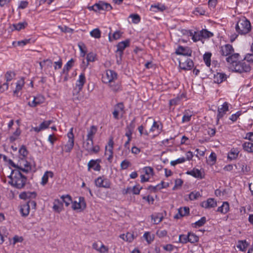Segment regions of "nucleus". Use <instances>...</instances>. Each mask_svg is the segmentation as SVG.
<instances>
[{"mask_svg":"<svg viewBox=\"0 0 253 253\" xmlns=\"http://www.w3.org/2000/svg\"><path fill=\"white\" fill-rule=\"evenodd\" d=\"M228 107V103L227 102H225L221 106V108H218V114L217 115V121L222 118L224 115H225L226 113L229 110Z\"/></svg>","mask_w":253,"mask_h":253,"instance_id":"nucleus-15","label":"nucleus"},{"mask_svg":"<svg viewBox=\"0 0 253 253\" xmlns=\"http://www.w3.org/2000/svg\"><path fill=\"white\" fill-rule=\"evenodd\" d=\"M29 205L26 203L23 204L20 209V211L22 215L24 216H27L29 213Z\"/></svg>","mask_w":253,"mask_h":253,"instance_id":"nucleus-35","label":"nucleus"},{"mask_svg":"<svg viewBox=\"0 0 253 253\" xmlns=\"http://www.w3.org/2000/svg\"><path fill=\"white\" fill-rule=\"evenodd\" d=\"M236 30L237 32H250L251 30L250 22L245 17L240 19L236 25Z\"/></svg>","mask_w":253,"mask_h":253,"instance_id":"nucleus-2","label":"nucleus"},{"mask_svg":"<svg viewBox=\"0 0 253 253\" xmlns=\"http://www.w3.org/2000/svg\"><path fill=\"white\" fill-rule=\"evenodd\" d=\"M117 78L118 74L116 72L111 70H107L106 71V76L102 78V81L104 83L108 84L114 80H117Z\"/></svg>","mask_w":253,"mask_h":253,"instance_id":"nucleus-8","label":"nucleus"},{"mask_svg":"<svg viewBox=\"0 0 253 253\" xmlns=\"http://www.w3.org/2000/svg\"><path fill=\"white\" fill-rule=\"evenodd\" d=\"M8 178L11 179L9 183L17 189L23 188L27 181V177L19 169L12 170Z\"/></svg>","mask_w":253,"mask_h":253,"instance_id":"nucleus-1","label":"nucleus"},{"mask_svg":"<svg viewBox=\"0 0 253 253\" xmlns=\"http://www.w3.org/2000/svg\"><path fill=\"white\" fill-rule=\"evenodd\" d=\"M120 237L124 240H126L128 242H131L134 238L133 233L130 232H127L126 235L124 234H121Z\"/></svg>","mask_w":253,"mask_h":253,"instance_id":"nucleus-34","label":"nucleus"},{"mask_svg":"<svg viewBox=\"0 0 253 253\" xmlns=\"http://www.w3.org/2000/svg\"><path fill=\"white\" fill-rule=\"evenodd\" d=\"M123 33H109V39L110 41L119 39Z\"/></svg>","mask_w":253,"mask_h":253,"instance_id":"nucleus-42","label":"nucleus"},{"mask_svg":"<svg viewBox=\"0 0 253 253\" xmlns=\"http://www.w3.org/2000/svg\"><path fill=\"white\" fill-rule=\"evenodd\" d=\"M186 173L187 174L191 175L195 178H199L200 179L203 178L202 173L198 169H194L192 170L187 171Z\"/></svg>","mask_w":253,"mask_h":253,"instance_id":"nucleus-30","label":"nucleus"},{"mask_svg":"<svg viewBox=\"0 0 253 253\" xmlns=\"http://www.w3.org/2000/svg\"><path fill=\"white\" fill-rule=\"evenodd\" d=\"M143 237L148 244H150L154 239V235H151L149 232H145L143 235Z\"/></svg>","mask_w":253,"mask_h":253,"instance_id":"nucleus-46","label":"nucleus"},{"mask_svg":"<svg viewBox=\"0 0 253 253\" xmlns=\"http://www.w3.org/2000/svg\"><path fill=\"white\" fill-rule=\"evenodd\" d=\"M24 84V81L23 78H22L20 80L18 81L16 83V86L15 90L14 91V93L16 94L17 92H19L22 88Z\"/></svg>","mask_w":253,"mask_h":253,"instance_id":"nucleus-44","label":"nucleus"},{"mask_svg":"<svg viewBox=\"0 0 253 253\" xmlns=\"http://www.w3.org/2000/svg\"><path fill=\"white\" fill-rule=\"evenodd\" d=\"M129 18H131L132 21L134 23H138L140 20V16L137 14H131Z\"/></svg>","mask_w":253,"mask_h":253,"instance_id":"nucleus-61","label":"nucleus"},{"mask_svg":"<svg viewBox=\"0 0 253 253\" xmlns=\"http://www.w3.org/2000/svg\"><path fill=\"white\" fill-rule=\"evenodd\" d=\"M206 222V218L205 216L202 217L200 220L196 221L194 224L195 225V227H201L204 225Z\"/></svg>","mask_w":253,"mask_h":253,"instance_id":"nucleus-53","label":"nucleus"},{"mask_svg":"<svg viewBox=\"0 0 253 253\" xmlns=\"http://www.w3.org/2000/svg\"><path fill=\"white\" fill-rule=\"evenodd\" d=\"M163 128V126L162 124H158L157 122L155 121H154L153 125L151 128L150 129V131L153 132L155 130V129L157 130V131L159 133L161 132Z\"/></svg>","mask_w":253,"mask_h":253,"instance_id":"nucleus-37","label":"nucleus"},{"mask_svg":"<svg viewBox=\"0 0 253 253\" xmlns=\"http://www.w3.org/2000/svg\"><path fill=\"white\" fill-rule=\"evenodd\" d=\"M114 109L120 113L121 117L122 118L125 113L124 104L122 102L117 103L115 105Z\"/></svg>","mask_w":253,"mask_h":253,"instance_id":"nucleus-36","label":"nucleus"},{"mask_svg":"<svg viewBox=\"0 0 253 253\" xmlns=\"http://www.w3.org/2000/svg\"><path fill=\"white\" fill-rule=\"evenodd\" d=\"M239 153L238 149L233 148L228 154V159L231 160L237 158Z\"/></svg>","mask_w":253,"mask_h":253,"instance_id":"nucleus-27","label":"nucleus"},{"mask_svg":"<svg viewBox=\"0 0 253 253\" xmlns=\"http://www.w3.org/2000/svg\"><path fill=\"white\" fill-rule=\"evenodd\" d=\"M73 128H71L67 133L68 141L65 145V151L67 153L70 152L74 145V135L73 132Z\"/></svg>","mask_w":253,"mask_h":253,"instance_id":"nucleus-7","label":"nucleus"},{"mask_svg":"<svg viewBox=\"0 0 253 253\" xmlns=\"http://www.w3.org/2000/svg\"><path fill=\"white\" fill-rule=\"evenodd\" d=\"M95 54L93 52H90L86 55V60L87 62H93L95 58Z\"/></svg>","mask_w":253,"mask_h":253,"instance_id":"nucleus-63","label":"nucleus"},{"mask_svg":"<svg viewBox=\"0 0 253 253\" xmlns=\"http://www.w3.org/2000/svg\"><path fill=\"white\" fill-rule=\"evenodd\" d=\"M97 131V127L95 126H91L89 129L87 130V134L86 138L93 139L94 135L96 134Z\"/></svg>","mask_w":253,"mask_h":253,"instance_id":"nucleus-29","label":"nucleus"},{"mask_svg":"<svg viewBox=\"0 0 253 253\" xmlns=\"http://www.w3.org/2000/svg\"><path fill=\"white\" fill-rule=\"evenodd\" d=\"M85 77L84 73H82L77 80L76 87L74 89L73 95H77L82 91L84 84L85 83Z\"/></svg>","mask_w":253,"mask_h":253,"instance_id":"nucleus-5","label":"nucleus"},{"mask_svg":"<svg viewBox=\"0 0 253 253\" xmlns=\"http://www.w3.org/2000/svg\"><path fill=\"white\" fill-rule=\"evenodd\" d=\"M19 153L21 156L23 157V159H24L26 157H27L28 154V151H27L25 146L22 145L21 147L19 150Z\"/></svg>","mask_w":253,"mask_h":253,"instance_id":"nucleus-48","label":"nucleus"},{"mask_svg":"<svg viewBox=\"0 0 253 253\" xmlns=\"http://www.w3.org/2000/svg\"><path fill=\"white\" fill-rule=\"evenodd\" d=\"M53 210L54 211L59 213L63 210V203L59 199H55L53 202Z\"/></svg>","mask_w":253,"mask_h":253,"instance_id":"nucleus-25","label":"nucleus"},{"mask_svg":"<svg viewBox=\"0 0 253 253\" xmlns=\"http://www.w3.org/2000/svg\"><path fill=\"white\" fill-rule=\"evenodd\" d=\"M78 45L81 51V55L82 57H84L87 52V49L85 45L83 42H80L78 43Z\"/></svg>","mask_w":253,"mask_h":253,"instance_id":"nucleus-40","label":"nucleus"},{"mask_svg":"<svg viewBox=\"0 0 253 253\" xmlns=\"http://www.w3.org/2000/svg\"><path fill=\"white\" fill-rule=\"evenodd\" d=\"M189 214V208L187 207L180 208L178 210V212L174 216L175 218H179L180 217H183Z\"/></svg>","mask_w":253,"mask_h":253,"instance_id":"nucleus-24","label":"nucleus"},{"mask_svg":"<svg viewBox=\"0 0 253 253\" xmlns=\"http://www.w3.org/2000/svg\"><path fill=\"white\" fill-rule=\"evenodd\" d=\"M192 51L191 49L188 46H182L179 45L175 51L177 55H181L183 56H191Z\"/></svg>","mask_w":253,"mask_h":253,"instance_id":"nucleus-12","label":"nucleus"},{"mask_svg":"<svg viewBox=\"0 0 253 253\" xmlns=\"http://www.w3.org/2000/svg\"><path fill=\"white\" fill-rule=\"evenodd\" d=\"M179 66L180 69L184 70H190L194 66V63L190 59H186L185 60L180 59Z\"/></svg>","mask_w":253,"mask_h":253,"instance_id":"nucleus-11","label":"nucleus"},{"mask_svg":"<svg viewBox=\"0 0 253 253\" xmlns=\"http://www.w3.org/2000/svg\"><path fill=\"white\" fill-rule=\"evenodd\" d=\"M83 147L84 149L89 154H97L100 150L98 145L93 146V139L86 138L84 142Z\"/></svg>","mask_w":253,"mask_h":253,"instance_id":"nucleus-3","label":"nucleus"},{"mask_svg":"<svg viewBox=\"0 0 253 253\" xmlns=\"http://www.w3.org/2000/svg\"><path fill=\"white\" fill-rule=\"evenodd\" d=\"M244 60H246L248 62L253 63V53H248L246 55Z\"/></svg>","mask_w":253,"mask_h":253,"instance_id":"nucleus-64","label":"nucleus"},{"mask_svg":"<svg viewBox=\"0 0 253 253\" xmlns=\"http://www.w3.org/2000/svg\"><path fill=\"white\" fill-rule=\"evenodd\" d=\"M52 177L53 176V173L52 171H46L42 178L41 184L45 185L48 182V177Z\"/></svg>","mask_w":253,"mask_h":253,"instance_id":"nucleus-33","label":"nucleus"},{"mask_svg":"<svg viewBox=\"0 0 253 253\" xmlns=\"http://www.w3.org/2000/svg\"><path fill=\"white\" fill-rule=\"evenodd\" d=\"M188 242L194 244L199 241V237L195 234L189 232Z\"/></svg>","mask_w":253,"mask_h":253,"instance_id":"nucleus-39","label":"nucleus"},{"mask_svg":"<svg viewBox=\"0 0 253 253\" xmlns=\"http://www.w3.org/2000/svg\"><path fill=\"white\" fill-rule=\"evenodd\" d=\"M219 51L220 55L222 57H228L232 53L234 52L233 46L229 44H226L220 47Z\"/></svg>","mask_w":253,"mask_h":253,"instance_id":"nucleus-9","label":"nucleus"},{"mask_svg":"<svg viewBox=\"0 0 253 253\" xmlns=\"http://www.w3.org/2000/svg\"><path fill=\"white\" fill-rule=\"evenodd\" d=\"M21 161H24L25 162V163L23 164L24 168L22 167L21 162H20V165L19 166L18 169L20 171H22L25 173H28L29 171H30L32 169L30 163L26 161H25V160L23 158H21Z\"/></svg>","mask_w":253,"mask_h":253,"instance_id":"nucleus-21","label":"nucleus"},{"mask_svg":"<svg viewBox=\"0 0 253 253\" xmlns=\"http://www.w3.org/2000/svg\"><path fill=\"white\" fill-rule=\"evenodd\" d=\"M144 171L146 175H154V170L152 167H145L143 168Z\"/></svg>","mask_w":253,"mask_h":253,"instance_id":"nucleus-60","label":"nucleus"},{"mask_svg":"<svg viewBox=\"0 0 253 253\" xmlns=\"http://www.w3.org/2000/svg\"><path fill=\"white\" fill-rule=\"evenodd\" d=\"M165 9V6L161 3H159L157 4L152 5L150 7V10L154 12L163 11Z\"/></svg>","mask_w":253,"mask_h":253,"instance_id":"nucleus-26","label":"nucleus"},{"mask_svg":"<svg viewBox=\"0 0 253 253\" xmlns=\"http://www.w3.org/2000/svg\"><path fill=\"white\" fill-rule=\"evenodd\" d=\"M135 118H133V119L131 121L130 124L126 126V129L127 130H131L133 131L135 126Z\"/></svg>","mask_w":253,"mask_h":253,"instance_id":"nucleus-59","label":"nucleus"},{"mask_svg":"<svg viewBox=\"0 0 253 253\" xmlns=\"http://www.w3.org/2000/svg\"><path fill=\"white\" fill-rule=\"evenodd\" d=\"M201 195L199 192H191L189 195V198L190 200H195L197 199L199 197H201Z\"/></svg>","mask_w":253,"mask_h":253,"instance_id":"nucleus-51","label":"nucleus"},{"mask_svg":"<svg viewBox=\"0 0 253 253\" xmlns=\"http://www.w3.org/2000/svg\"><path fill=\"white\" fill-rule=\"evenodd\" d=\"M231 68L235 72L240 73L249 72L251 69L250 65L244 60L238 61Z\"/></svg>","mask_w":253,"mask_h":253,"instance_id":"nucleus-4","label":"nucleus"},{"mask_svg":"<svg viewBox=\"0 0 253 253\" xmlns=\"http://www.w3.org/2000/svg\"><path fill=\"white\" fill-rule=\"evenodd\" d=\"M142 187L139 184L136 185L131 188V192L134 195L139 194L140 191L142 189Z\"/></svg>","mask_w":253,"mask_h":253,"instance_id":"nucleus-57","label":"nucleus"},{"mask_svg":"<svg viewBox=\"0 0 253 253\" xmlns=\"http://www.w3.org/2000/svg\"><path fill=\"white\" fill-rule=\"evenodd\" d=\"M130 166L131 163L127 160L123 161L120 165L122 169H126Z\"/></svg>","mask_w":253,"mask_h":253,"instance_id":"nucleus-52","label":"nucleus"},{"mask_svg":"<svg viewBox=\"0 0 253 253\" xmlns=\"http://www.w3.org/2000/svg\"><path fill=\"white\" fill-rule=\"evenodd\" d=\"M61 198L62 199V203H64L67 207L72 202V198L69 195H63Z\"/></svg>","mask_w":253,"mask_h":253,"instance_id":"nucleus-43","label":"nucleus"},{"mask_svg":"<svg viewBox=\"0 0 253 253\" xmlns=\"http://www.w3.org/2000/svg\"><path fill=\"white\" fill-rule=\"evenodd\" d=\"M190 36L194 42L201 40V34L200 33H189Z\"/></svg>","mask_w":253,"mask_h":253,"instance_id":"nucleus-49","label":"nucleus"},{"mask_svg":"<svg viewBox=\"0 0 253 253\" xmlns=\"http://www.w3.org/2000/svg\"><path fill=\"white\" fill-rule=\"evenodd\" d=\"M95 184L98 187L105 188H110L111 182L110 180L104 176H99L95 180Z\"/></svg>","mask_w":253,"mask_h":253,"instance_id":"nucleus-6","label":"nucleus"},{"mask_svg":"<svg viewBox=\"0 0 253 253\" xmlns=\"http://www.w3.org/2000/svg\"><path fill=\"white\" fill-rule=\"evenodd\" d=\"M95 6H97V9L99 10H103L109 11L112 9V7L110 4L102 1H99L98 3H96Z\"/></svg>","mask_w":253,"mask_h":253,"instance_id":"nucleus-19","label":"nucleus"},{"mask_svg":"<svg viewBox=\"0 0 253 253\" xmlns=\"http://www.w3.org/2000/svg\"><path fill=\"white\" fill-rule=\"evenodd\" d=\"M189 232L187 235L181 234L179 236V242L182 244H186L188 242Z\"/></svg>","mask_w":253,"mask_h":253,"instance_id":"nucleus-47","label":"nucleus"},{"mask_svg":"<svg viewBox=\"0 0 253 253\" xmlns=\"http://www.w3.org/2000/svg\"><path fill=\"white\" fill-rule=\"evenodd\" d=\"M242 112L241 111H238L235 114H232L230 117L229 118V119L232 121V122H235L238 118L240 117V116L241 115Z\"/></svg>","mask_w":253,"mask_h":253,"instance_id":"nucleus-62","label":"nucleus"},{"mask_svg":"<svg viewBox=\"0 0 253 253\" xmlns=\"http://www.w3.org/2000/svg\"><path fill=\"white\" fill-rule=\"evenodd\" d=\"M240 55L239 53H232L228 57H227L226 60L227 63L230 65V67L232 68L233 66L238 62L239 59Z\"/></svg>","mask_w":253,"mask_h":253,"instance_id":"nucleus-14","label":"nucleus"},{"mask_svg":"<svg viewBox=\"0 0 253 253\" xmlns=\"http://www.w3.org/2000/svg\"><path fill=\"white\" fill-rule=\"evenodd\" d=\"M243 149L248 153H253V142H245L242 145Z\"/></svg>","mask_w":253,"mask_h":253,"instance_id":"nucleus-31","label":"nucleus"},{"mask_svg":"<svg viewBox=\"0 0 253 253\" xmlns=\"http://www.w3.org/2000/svg\"><path fill=\"white\" fill-rule=\"evenodd\" d=\"M37 196V193L35 192H23L19 195V198L21 199H34Z\"/></svg>","mask_w":253,"mask_h":253,"instance_id":"nucleus-22","label":"nucleus"},{"mask_svg":"<svg viewBox=\"0 0 253 253\" xmlns=\"http://www.w3.org/2000/svg\"><path fill=\"white\" fill-rule=\"evenodd\" d=\"M15 76V74L14 72L11 71H7L5 75V78L6 82H8L11 81Z\"/></svg>","mask_w":253,"mask_h":253,"instance_id":"nucleus-50","label":"nucleus"},{"mask_svg":"<svg viewBox=\"0 0 253 253\" xmlns=\"http://www.w3.org/2000/svg\"><path fill=\"white\" fill-rule=\"evenodd\" d=\"M186 161V159L184 157H182L177 159L175 161H172L170 162V165L172 166H175L178 164H181L184 163Z\"/></svg>","mask_w":253,"mask_h":253,"instance_id":"nucleus-58","label":"nucleus"},{"mask_svg":"<svg viewBox=\"0 0 253 253\" xmlns=\"http://www.w3.org/2000/svg\"><path fill=\"white\" fill-rule=\"evenodd\" d=\"M151 218L154 220V223L158 224L162 221L163 215L161 213H155L151 215Z\"/></svg>","mask_w":253,"mask_h":253,"instance_id":"nucleus-32","label":"nucleus"},{"mask_svg":"<svg viewBox=\"0 0 253 253\" xmlns=\"http://www.w3.org/2000/svg\"><path fill=\"white\" fill-rule=\"evenodd\" d=\"M227 79L226 75L222 73H217L214 75L213 82L216 84H220Z\"/></svg>","mask_w":253,"mask_h":253,"instance_id":"nucleus-20","label":"nucleus"},{"mask_svg":"<svg viewBox=\"0 0 253 253\" xmlns=\"http://www.w3.org/2000/svg\"><path fill=\"white\" fill-rule=\"evenodd\" d=\"M201 206L206 209L212 208L217 206L216 201L213 198H209L206 201H203Z\"/></svg>","mask_w":253,"mask_h":253,"instance_id":"nucleus-16","label":"nucleus"},{"mask_svg":"<svg viewBox=\"0 0 253 253\" xmlns=\"http://www.w3.org/2000/svg\"><path fill=\"white\" fill-rule=\"evenodd\" d=\"M101 160L97 159L96 160H91L88 163V170H90V169H93L94 170L100 171L101 169V166L97 162H100Z\"/></svg>","mask_w":253,"mask_h":253,"instance_id":"nucleus-17","label":"nucleus"},{"mask_svg":"<svg viewBox=\"0 0 253 253\" xmlns=\"http://www.w3.org/2000/svg\"><path fill=\"white\" fill-rule=\"evenodd\" d=\"M130 40L129 39H126L124 41L119 42L117 45V49L116 52H118L120 58H121L123 54L124 51L126 48L130 46Z\"/></svg>","mask_w":253,"mask_h":253,"instance_id":"nucleus-10","label":"nucleus"},{"mask_svg":"<svg viewBox=\"0 0 253 253\" xmlns=\"http://www.w3.org/2000/svg\"><path fill=\"white\" fill-rule=\"evenodd\" d=\"M206 11L201 7H196L194 11V13L196 15H204Z\"/></svg>","mask_w":253,"mask_h":253,"instance_id":"nucleus-55","label":"nucleus"},{"mask_svg":"<svg viewBox=\"0 0 253 253\" xmlns=\"http://www.w3.org/2000/svg\"><path fill=\"white\" fill-rule=\"evenodd\" d=\"M116 81L114 80L108 83L111 89L114 92H117L122 90L121 83L119 81L116 82Z\"/></svg>","mask_w":253,"mask_h":253,"instance_id":"nucleus-18","label":"nucleus"},{"mask_svg":"<svg viewBox=\"0 0 253 253\" xmlns=\"http://www.w3.org/2000/svg\"><path fill=\"white\" fill-rule=\"evenodd\" d=\"M34 41H35L34 40H32L31 39H25V40L19 41H14L12 42V45L14 47H16V46L23 47L28 43H29L31 42H34Z\"/></svg>","mask_w":253,"mask_h":253,"instance_id":"nucleus-23","label":"nucleus"},{"mask_svg":"<svg viewBox=\"0 0 253 253\" xmlns=\"http://www.w3.org/2000/svg\"><path fill=\"white\" fill-rule=\"evenodd\" d=\"M113 146H114V141L113 137H111L109 139V140L108 143V149H107V146H106L105 147L106 151H113Z\"/></svg>","mask_w":253,"mask_h":253,"instance_id":"nucleus-54","label":"nucleus"},{"mask_svg":"<svg viewBox=\"0 0 253 253\" xmlns=\"http://www.w3.org/2000/svg\"><path fill=\"white\" fill-rule=\"evenodd\" d=\"M74 60L72 58L67 62L66 64L64 66L62 73L63 74H68L69 71L72 68L74 65Z\"/></svg>","mask_w":253,"mask_h":253,"instance_id":"nucleus-28","label":"nucleus"},{"mask_svg":"<svg viewBox=\"0 0 253 253\" xmlns=\"http://www.w3.org/2000/svg\"><path fill=\"white\" fill-rule=\"evenodd\" d=\"M28 25L26 22H20L17 24H13L14 30L20 31L24 29Z\"/></svg>","mask_w":253,"mask_h":253,"instance_id":"nucleus-38","label":"nucleus"},{"mask_svg":"<svg viewBox=\"0 0 253 253\" xmlns=\"http://www.w3.org/2000/svg\"><path fill=\"white\" fill-rule=\"evenodd\" d=\"M53 122L52 120L44 121L40 124V126L42 129H45L48 127L49 125Z\"/></svg>","mask_w":253,"mask_h":253,"instance_id":"nucleus-56","label":"nucleus"},{"mask_svg":"<svg viewBox=\"0 0 253 253\" xmlns=\"http://www.w3.org/2000/svg\"><path fill=\"white\" fill-rule=\"evenodd\" d=\"M211 53L210 52H206L204 54L203 59L206 65L208 67L211 66Z\"/></svg>","mask_w":253,"mask_h":253,"instance_id":"nucleus-41","label":"nucleus"},{"mask_svg":"<svg viewBox=\"0 0 253 253\" xmlns=\"http://www.w3.org/2000/svg\"><path fill=\"white\" fill-rule=\"evenodd\" d=\"M72 208L73 210H84L86 208V203L84 198L83 197H80L79 199V202L75 201L72 203Z\"/></svg>","mask_w":253,"mask_h":253,"instance_id":"nucleus-13","label":"nucleus"},{"mask_svg":"<svg viewBox=\"0 0 253 253\" xmlns=\"http://www.w3.org/2000/svg\"><path fill=\"white\" fill-rule=\"evenodd\" d=\"M248 246V244L246 240L239 241L237 247L241 251H244Z\"/></svg>","mask_w":253,"mask_h":253,"instance_id":"nucleus-45","label":"nucleus"}]
</instances>
